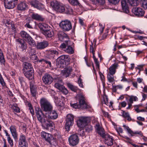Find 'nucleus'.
Here are the masks:
<instances>
[{
    "label": "nucleus",
    "mask_w": 147,
    "mask_h": 147,
    "mask_svg": "<svg viewBox=\"0 0 147 147\" xmlns=\"http://www.w3.org/2000/svg\"><path fill=\"white\" fill-rule=\"evenodd\" d=\"M20 34L21 37L27 41L29 45L33 47L36 46L34 40L27 32L24 31H22Z\"/></svg>",
    "instance_id": "423d86ee"
},
{
    "label": "nucleus",
    "mask_w": 147,
    "mask_h": 147,
    "mask_svg": "<svg viewBox=\"0 0 147 147\" xmlns=\"http://www.w3.org/2000/svg\"><path fill=\"white\" fill-rule=\"evenodd\" d=\"M87 118L85 117L80 118L77 122L78 125L81 128H83L87 124Z\"/></svg>",
    "instance_id": "6ab92c4d"
},
{
    "label": "nucleus",
    "mask_w": 147,
    "mask_h": 147,
    "mask_svg": "<svg viewBox=\"0 0 147 147\" xmlns=\"http://www.w3.org/2000/svg\"><path fill=\"white\" fill-rule=\"evenodd\" d=\"M65 40L64 43H62L60 46V47L63 50L69 54H72L74 53V50L70 46V41L69 39Z\"/></svg>",
    "instance_id": "39448f33"
},
{
    "label": "nucleus",
    "mask_w": 147,
    "mask_h": 147,
    "mask_svg": "<svg viewBox=\"0 0 147 147\" xmlns=\"http://www.w3.org/2000/svg\"><path fill=\"white\" fill-rule=\"evenodd\" d=\"M92 53L93 54V57L96 64V66L98 68V69H99V63L94 55V52Z\"/></svg>",
    "instance_id": "a18cd8bd"
},
{
    "label": "nucleus",
    "mask_w": 147,
    "mask_h": 147,
    "mask_svg": "<svg viewBox=\"0 0 147 147\" xmlns=\"http://www.w3.org/2000/svg\"><path fill=\"white\" fill-rule=\"evenodd\" d=\"M19 80L20 81L21 85L24 82V78L22 77H20L19 78Z\"/></svg>",
    "instance_id": "338daca9"
},
{
    "label": "nucleus",
    "mask_w": 147,
    "mask_h": 147,
    "mask_svg": "<svg viewBox=\"0 0 147 147\" xmlns=\"http://www.w3.org/2000/svg\"><path fill=\"white\" fill-rule=\"evenodd\" d=\"M0 63L1 65H5V59L2 50L0 49Z\"/></svg>",
    "instance_id": "ea45409f"
},
{
    "label": "nucleus",
    "mask_w": 147,
    "mask_h": 147,
    "mask_svg": "<svg viewBox=\"0 0 147 147\" xmlns=\"http://www.w3.org/2000/svg\"><path fill=\"white\" fill-rule=\"evenodd\" d=\"M117 64L115 63L113 64L109 68V73L108 74H114L116 72V69L117 68Z\"/></svg>",
    "instance_id": "473e14b6"
},
{
    "label": "nucleus",
    "mask_w": 147,
    "mask_h": 147,
    "mask_svg": "<svg viewBox=\"0 0 147 147\" xmlns=\"http://www.w3.org/2000/svg\"><path fill=\"white\" fill-rule=\"evenodd\" d=\"M122 116L124 118H127V119L128 121L131 120V118L130 117L129 113L128 112H126L124 111H123Z\"/></svg>",
    "instance_id": "79ce46f5"
},
{
    "label": "nucleus",
    "mask_w": 147,
    "mask_h": 147,
    "mask_svg": "<svg viewBox=\"0 0 147 147\" xmlns=\"http://www.w3.org/2000/svg\"><path fill=\"white\" fill-rule=\"evenodd\" d=\"M31 17L32 19L37 21H43L44 20L42 16L34 12L32 13Z\"/></svg>",
    "instance_id": "393cba45"
},
{
    "label": "nucleus",
    "mask_w": 147,
    "mask_h": 147,
    "mask_svg": "<svg viewBox=\"0 0 147 147\" xmlns=\"http://www.w3.org/2000/svg\"><path fill=\"white\" fill-rule=\"evenodd\" d=\"M132 12L136 16L139 17L143 16L144 11L141 8L139 7H135L132 9Z\"/></svg>",
    "instance_id": "dca6fc26"
},
{
    "label": "nucleus",
    "mask_w": 147,
    "mask_h": 147,
    "mask_svg": "<svg viewBox=\"0 0 147 147\" xmlns=\"http://www.w3.org/2000/svg\"><path fill=\"white\" fill-rule=\"evenodd\" d=\"M46 38H50L52 37L54 35L53 32L51 30L47 29L42 33Z\"/></svg>",
    "instance_id": "7c9ffc66"
},
{
    "label": "nucleus",
    "mask_w": 147,
    "mask_h": 147,
    "mask_svg": "<svg viewBox=\"0 0 147 147\" xmlns=\"http://www.w3.org/2000/svg\"><path fill=\"white\" fill-rule=\"evenodd\" d=\"M102 112L103 114V115L105 117H109V115L108 113L107 112H106L103 111V110H102Z\"/></svg>",
    "instance_id": "774afa93"
},
{
    "label": "nucleus",
    "mask_w": 147,
    "mask_h": 147,
    "mask_svg": "<svg viewBox=\"0 0 147 147\" xmlns=\"http://www.w3.org/2000/svg\"><path fill=\"white\" fill-rule=\"evenodd\" d=\"M51 5L53 9L60 13L64 12L65 13H70L73 12L71 8L69 6H64L60 5L57 1H53L51 2Z\"/></svg>",
    "instance_id": "f03ea898"
},
{
    "label": "nucleus",
    "mask_w": 147,
    "mask_h": 147,
    "mask_svg": "<svg viewBox=\"0 0 147 147\" xmlns=\"http://www.w3.org/2000/svg\"><path fill=\"white\" fill-rule=\"evenodd\" d=\"M58 35L59 39L61 41L63 40L66 38L67 39V40H68V39H69L66 34L63 32H59Z\"/></svg>",
    "instance_id": "58836bf2"
},
{
    "label": "nucleus",
    "mask_w": 147,
    "mask_h": 147,
    "mask_svg": "<svg viewBox=\"0 0 147 147\" xmlns=\"http://www.w3.org/2000/svg\"><path fill=\"white\" fill-rule=\"evenodd\" d=\"M59 90L61 91V92L64 94H67L68 93V90L64 86Z\"/></svg>",
    "instance_id": "864d4df0"
},
{
    "label": "nucleus",
    "mask_w": 147,
    "mask_h": 147,
    "mask_svg": "<svg viewBox=\"0 0 147 147\" xmlns=\"http://www.w3.org/2000/svg\"><path fill=\"white\" fill-rule=\"evenodd\" d=\"M62 59L63 60V62L66 66L69 64L70 61V57L68 55H63L60 56Z\"/></svg>",
    "instance_id": "c9c22d12"
},
{
    "label": "nucleus",
    "mask_w": 147,
    "mask_h": 147,
    "mask_svg": "<svg viewBox=\"0 0 147 147\" xmlns=\"http://www.w3.org/2000/svg\"><path fill=\"white\" fill-rule=\"evenodd\" d=\"M123 126L124 127L125 129L130 134L131 136H134V134H138L141 136H143V134L141 131H135L134 132L132 130H131V129L130 128H129L128 126H127L125 125H123Z\"/></svg>",
    "instance_id": "b1692460"
},
{
    "label": "nucleus",
    "mask_w": 147,
    "mask_h": 147,
    "mask_svg": "<svg viewBox=\"0 0 147 147\" xmlns=\"http://www.w3.org/2000/svg\"><path fill=\"white\" fill-rule=\"evenodd\" d=\"M9 129L12 134V136L15 139H17L18 134L17 132L16 126L15 125H11Z\"/></svg>",
    "instance_id": "a878e982"
},
{
    "label": "nucleus",
    "mask_w": 147,
    "mask_h": 147,
    "mask_svg": "<svg viewBox=\"0 0 147 147\" xmlns=\"http://www.w3.org/2000/svg\"><path fill=\"white\" fill-rule=\"evenodd\" d=\"M117 132L119 134V133H122L123 132V131L122 129L120 127H119L117 128L116 129Z\"/></svg>",
    "instance_id": "69168bd1"
},
{
    "label": "nucleus",
    "mask_w": 147,
    "mask_h": 147,
    "mask_svg": "<svg viewBox=\"0 0 147 147\" xmlns=\"http://www.w3.org/2000/svg\"><path fill=\"white\" fill-rule=\"evenodd\" d=\"M121 5L123 11L126 13L129 12L128 7L125 0H122L121 1Z\"/></svg>",
    "instance_id": "cd10ccee"
},
{
    "label": "nucleus",
    "mask_w": 147,
    "mask_h": 147,
    "mask_svg": "<svg viewBox=\"0 0 147 147\" xmlns=\"http://www.w3.org/2000/svg\"><path fill=\"white\" fill-rule=\"evenodd\" d=\"M42 80L44 83L46 85L51 84L53 82V79L51 76L48 74H45L43 76Z\"/></svg>",
    "instance_id": "9d476101"
},
{
    "label": "nucleus",
    "mask_w": 147,
    "mask_h": 147,
    "mask_svg": "<svg viewBox=\"0 0 147 147\" xmlns=\"http://www.w3.org/2000/svg\"><path fill=\"white\" fill-rule=\"evenodd\" d=\"M104 138V143L108 146H111L113 144V137L108 134H106L102 138Z\"/></svg>",
    "instance_id": "f3484780"
},
{
    "label": "nucleus",
    "mask_w": 147,
    "mask_h": 147,
    "mask_svg": "<svg viewBox=\"0 0 147 147\" xmlns=\"http://www.w3.org/2000/svg\"><path fill=\"white\" fill-rule=\"evenodd\" d=\"M59 25L61 29L64 32L69 31L72 28L71 21L68 20H62L60 23Z\"/></svg>",
    "instance_id": "0eeeda50"
},
{
    "label": "nucleus",
    "mask_w": 147,
    "mask_h": 147,
    "mask_svg": "<svg viewBox=\"0 0 147 147\" xmlns=\"http://www.w3.org/2000/svg\"><path fill=\"white\" fill-rule=\"evenodd\" d=\"M59 52L54 49L49 50L47 53L48 57L50 59H53L59 56Z\"/></svg>",
    "instance_id": "aec40b11"
},
{
    "label": "nucleus",
    "mask_w": 147,
    "mask_h": 147,
    "mask_svg": "<svg viewBox=\"0 0 147 147\" xmlns=\"http://www.w3.org/2000/svg\"><path fill=\"white\" fill-rule=\"evenodd\" d=\"M55 83L54 85L55 87L59 90L63 87L62 81L61 78H56L55 79Z\"/></svg>",
    "instance_id": "4be33fe9"
},
{
    "label": "nucleus",
    "mask_w": 147,
    "mask_h": 147,
    "mask_svg": "<svg viewBox=\"0 0 147 147\" xmlns=\"http://www.w3.org/2000/svg\"><path fill=\"white\" fill-rule=\"evenodd\" d=\"M12 108L13 109L14 111L17 113L20 112V109L17 106L16 104H13L12 106Z\"/></svg>",
    "instance_id": "49530a36"
},
{
    "label": "nucleus",
    "mask_w": 147,
    "mask_h": 147,
    "mask_svg": "<svg viewBox=\"0 0 147 147\" xmlns=\"http://www.w3.org/2000/svg\"><path fill=\"white\" fill-rule=\"evenodd\" d=\"M30 88L32 96L34 97L35 96L37 93L36 86L33 84H30Z\"/></svg>",
    "instance_id": "e433bc0d"
},
{
    "label": "nucleus",
    "mask_w": 147,
    "mask_h": 147,
    "mask_svg": "<svg viewBox=\"0 0 147 147\" xmlns=\"http://www.w3.org/2000/svg\"><path fill=\"white\" fill-rule=\"evenodd\" d=\"M28 51L30 55H32L36 53L34 49H33L32 47H29Z\"/></svg>",
    "instance_id": "13d9d810"
},
{
    "label": "nucleus",
    "mask_w": 147,
    "mask_h": 147,
    "mask_svg": "<svg viewBox=\"0 0 147 147\" xmlns=\"http://www.w3.org/2000/svg\"><path fill=\"white\" fill-rule=\"evenodd\" d=\"M4 4L5 7L8 9H13L15 6L13 3L8 0H4Z\"/></svg>",
    "instance_id": "c85d7f7f"
},
{
    "label": "nucleus",
    "mask_w": 147,
    "mask_h": 147,
    "mask_svg": "<svg viewBox=\"0 0 147 147\" xmlns=\"http://www.w3.org/2000/svg\"><path fill=\"white\" fill-rule=\"evenodd\" d=\"M96 48V45L95 44H94L93 43H91V45H90V52L93 53L95 52V49Z\"/></svg>",
    "instance_id": "3c124183"
},
{
    "label": "nucleus",
    "mask_w": 147,
    "mask_h": 147,
    "mask_svg": "<svg viewBox=\"0 0 147 147\" xmlns=\"http://www.w3.org/2000/svg\"><path fill=\"white\" fill-rule=\"evenodd\" d=\"M78 134L81 136H85V132L84 130L81 129L78 131Z\"/></svg>",
    "instance_id": "e2e57ef3"
},
{
    "label": "nucleus",
    "mask_w": 147,
    "mask_h": 147,
    "mask_svg": "<svg viewBox=\"0 0 147 147\" xmlns=\"http://www.w3.org/2000/svg\"><path fill=\"white\" fill-rule=\"evenodd\" d=\"M49 142L51 145L55 146L57 144L56 140V139H54L53 137H52Z\"/></svg>",
    "instance_id": "de8ad7c7"
},
{
    "label": "nucleus",
    "mask_w": 147,
    "mask_h": 147,
    "mask_svg": "<svg viewBox=\"0 0 147 147\" xmlns=\"http://www.w3.org/2000/svg\"><path fill=\"white\" fill-rule=\"evenodd\" d=\"M78 83L79 86L83 88V82L82 81V80L80 78L78 81Z\"/></svg>",
    "instance_id": "0e129e2a"
},
{
    "label": "nucleus",
    "mask_w": 147,
    "mask_h": 147,
    "mask_svg": "<svg viewBox=\"0 0 147 147\" xmlns=\"http://www.w3.org/2000/svg\"><path fill=\"white\" fill-rule=\"evenodd\" d=\"M27 7V5L25 3L22 2L18 4L17 8L18 10L23 11L26 9Z\"/></svg>",
    "instance_id": "72a5a7b5"
},
{
    "label": "nucleus",
    "mask_w": 147,
    "mask_h": 147,
    "mask_svg": "<svg viewBox=\"0 0 147 147\" xmlns=\"http://www.w3.org/2000/svg\"><path fill=\"white\" fill-rule=\"evenodd\" d=\"M85 126V130L86 132L89 133L92 130V127L91 125H89Z\"/></svg>",
    "instance_id": "8fccbe9b"
},
{
    "label": "nucleus",
    "mask_w": 147,
    "mask_h": 147,
    "mask_svg": "<svg viewBox=\"0 0 147 147\" xmlns=\"http://www.w3.org/2000/svg\"><path fill=\"white\" fill-rule=\"evenodd\" d=\"M77 98L79 101V105L77 103H70L71 107L76 109L82 108L83 109H88L89 106L86 103L84 96L81 94L77 95Z\"/></svg>",
    "instance_id": "7ed1b4c3"
},
{
    "label": "nucleus",
    "mask_w": 147,
    "mask_h": 147,
    "mask_svg": "<svg viewBox=\"0 0 147 147\" xmlns=\"http://www.w3.org/2000/svg\"><path fill=\"white\" fill-rule=\"evenodd\" d=\"M28 106L29 107V109L31 113L32 116L33 115H34V111L30 103H28Z\"/></svg>",
    "instance_id": "5fc2aeb1"
},
{
    "label": "nucleus",
    "mask_w": 147,
    "mask_h": 147,
    "mask_svg": "<svg viewBox=\"0 0 147 147\" xmlns=\"http://www.w3.org/2000/svg\"><path fill=\"white\" fill-rule=\"evenodd\" d=\"M113 75V74H108L107 78L108 81L109 82H112L114 81L115 80Z\"/></svg>",
    "instance_id": "37998d69"
},
{
    "label": "nucleus",
    "mask_w": 147,
    "mask_h": 147,
    "mask_svg": "<svg viewBox=\"0 0 147 147\" xmlns=\"http://www.w3.org/2000/svg\"><path fill=\"white\" fill-rule=\"evenodd\" d=\"M49 45V43L48 41L46 40H43L42 41L38 42L36 44V48L38 50H42L47 47Z\"/></svg>",
    "instance_id": "2eb2a0df"
},
{
    "label": "nucleus",
    "mask_w": 147,
    "mask_h": 147,
    "mask_svg": "<svg viewBox=\"0 0 147 147\" xmlns=\"http://www.w3.org/2000/svg\"><path fill=\"white\" fill-rule=\"evenodd\" d=\"M27 146L25 136L24 135H20L18 140V147H27Z\"/></svg>",
    "instance_id": "f8f14e48"
},
{
    "label": "nucleus",
    "mask_w": 147,
    "mask_h": 147,
    "mask_svg": "<svg viewBox=\"0 0 147 147\" xmlns=\"http://www.w3.org/2000/svg\"><path fill=\"white\" fill-rule=\"evenodd\" d=\"M68 1L70 4L74 5H77L80 4L78 0H68Z\"/></svg>",
    "instance_id": "09e8293b"
},
{
    "label": "nucleus",
    "mask_w": 147,
    "mask_h": 147,
    "mask_svg": "<svg viewBox=\"0 0 147 147\" xmlns=\"http://www.w3.org/2000/svg\"><path fill=\"white\" fill-rule=\"evenodd\" d=\"M64 68V70L62 71V73L66 78L70 75L72 71V67L70 66H66Z\"/></svg>",
    "instance_id": "412c9836"
},
{
    "label": "nucleus",
    "mask_w": 147,
    "mask_h": 147,
    "mask_svg": "<svg viewBox=\"0 0 147 147\" xmlns=\"http://www.w3.org/2000/svg\"><path fill=\"white\" fill-rule=\"evenodd\" d=\"M74 117L73 115L68 114L67 116L65 128L68 131L69 130L70 128L74 124Z\"/></svg>",
    "instance_id": "1a4fd4ad"
},
{
    "label": "nucleus",
    "mask_w": 147,
    "mask_h": 147,
    "mask_svg": "<svg viewBox=\"0 0 147 147\" xmlns=\"http://www.w3.org/2000/svg\"><path fill=\"white\" fill-rule=\"evenodd\" d=\"M23 69H22L23 72L24 71L31 70V69H33L32 65L31 63L27 62H24L23 63Z\"/></svg>",
    "instance_id": "2f4dec72"
},
{
    "label": "nucleus",
    "mask_w": 147,
    "mask_h": 147,
    "mask_svg": "<svg viewBox=\"0 0 147 147\" xmlns=\"http://www.w3.org/2000/svg\"><path fill=\"white\" fill-rule=\"evenodd\" d=\"M45 113L49 120H50V119H55L58 117L57 113L55 110H51L50 112Z\"/></svg>",
    "instance_id": "4468645a"
},
{
    "label": "nucleus",
    "mask_w": 147,
    "mask_h": 147,
    "mask_svg": "<svg viewBox=\"0 0 147 147\" xmlns=\"http://www.w3.org/2000/svg\"><path fill=\"white\" fill-rule=\"evenodd\" d=\"M128 3L132 6H137L139 4L138 0H127Z\"/></svg>",
    "instance_id": "a19ab883"
},
{
    "label": "nucleus",
    "mask_w": 147,
    "mask_h": 147,
    "mask_svg": "<svg viewBox=\"0 0 147 147\" xmlns=\"http://www.w3.org/2000/svg\"><path fill=\"white\" fill-rule=\"evenodd\" d=\"M30 4L32 6L40 10H42L45 8L44 5L38 1L36 0H32L30 1Z\"/></svg>",
    "instance_id": "9b49d317"
},
{
    "label": "nucleus",
    "mask_w": 147,
    "mask_h": 147,
    "mask_svg": "<svg viewBox=\"0 0 147 147\" xmlns=\"http://www.w3.org/2000/svg\"><path fill=\"white\" fill-rule=\"evenodd\" d=\"M138 100V98L136 96H131L130 97L129 100V102H131V103H133V101H136Z\"/></svg>",
    "instance_id": "603ef678"
},
{
    "label": "nucleus",
    "mask_w": 147,
    "mask_h": 147,
    "mask_svg": "<svg viewBox=\"0 0 147 147\" xmlns=\"http://www.w3.org/2000/svg\"><path fill=\"white\" fill-rule=\"evenodd\" d=\"M38 26L42 33L48 29L49 27L45 23H39Z\"/></svg>",
    "instance_id": "f704fd0d"
},
{
    "label": "nucleus",
    "mask_w": 147,
    "mask_h": 147,
    "mask_svg": "<svg viewBox=\"0 0 147 147\" xmlns=\"http://www.w3.org/2000/svg\"><path fill=\"white\" fill-rule=\"evenodd\" d=\"M92 1L96 4L100 5H103L105 3V0H92Z\"/></svg>",
    "instance_id": "c03bdc74"
},
{
    "label": "nucleus",
    "mask_w": 147,
    "mask_h": 147,
    "mask_svg": "<svg viewBox=\"0 0 147 147\" xmlns=\"http://www.w3.org/2000/svg\"><path fill=\"white\" fill-rule=\"evenodd\" d=\"M41 108L43 111L47 113L53 109V107L51 103L45 98H42L40 100Z\"/></svg>",
    "instance_id": "20e7f679"
},
{
    "label": "nucleus",
    "mask_w": 147,
    "mask_h": 147,
    "mask_svg": "<svg viewBox=\"0 0 147 147\" xmlns=\"http://www.w3.org/2000/svg\"><path fill=\"white\" fill-rule=\"evenodd\" d=\"M60 56H59L56 59V65L57 66L60 68H64L66 65L64 63L63 60Z\"/></svg>",
    "instance_id": "bb28decb"
},
{
    "label": "nucleus",
    "mask_w": 147,
    "mask_h": 147,
    "mask_svg": "<svg viewBox=\"0 0 147 147\" xmlns=\"http://www.w3.org/2000/svg\"><path fill=\"white\" fill-rule=\"evenodd\" d=\"M30 58L33 60H37L38 58L36 55H35V54L32 55H31Z\"/></svg>",
    "instance_id": "680f3d73"
},
{
    "label": "nucleus",
    "mask_w": 147,
    "mask_h": 147,
    "mask_svg": "<svg viewBox=\"0 0 147 147\" xmlns=\"http://www.w3.org/2000/svg\"><path fill=\"white\" fill-rule=\"evenodd\" d=\"M35 111L38 120L41 123L42 126L47 130H51L54 125L53 122L48 120L46 113H43L40 108H36Z\"/></svg>",
    "instance_id": "f257e3e1"
},
{
    "label": "nucleus",
    "mask_w": 147,
    "mask_h": 147,
    "mask_svg": "<svg viewBox=\"0 0 147 147\" xmlns=\"http://www.w3.org/2000/svg\"><path fill=\"white\" fill-rule=\"evenodd\" d=\"M68 87L72 91L76 92H79L80 91L79 89L76 86H74L70 83L67 84Z\"/></svg>",
    "instance_id": "4c0bfd02"
},
{
    "label": "nucleus",
    "mask_w": 147,
    "mask_h": 147,
    "mask_svg": "<svg viewBox=\"0 0 147 147\" xmlns=\"http://www.w3.org/2000/svg\"><path fill=\"white\" fill-rule=\"evenodd\" d=\"M108 1L110 3L115 5L119 3L120 0H108Z\"/></svg>",
    "instance_id": "4d7b16f0"
},
{
    "label": "nucleus",
    "mask_w": 147,
    "mask_h": 147,
    "mask_svg": "<svg viewBox=\"0 0 147 147\" xmlns=\"http://www.w3.org/2000/svg\"><path fill=\"white\" fill-rule=\"evenodd\" d=\"M23 73L24 76L30 80H32L34 78V73L33 69L31 70L24 71Z\"/></svg>",
    "instance_id": "a211bd4d"
},
{
    "label": "nucleus",
    "mask_w": 147,
    "mask_h": 147,
    "mask_svg": "<svg viewBox=\"0 0 147 147\" xmlns=\"http://www.w3.org/2000/svg\"><path fill=\"white\" fill-rule=\"evenodd\" d=\"M141 6L144 9H147V2H145L141 3Z\"/></svg>",
    "instance_id": "bf43d9fd"
},
{
    "label": "nucleus",
    "mask_w": 147,
    "mask_h": 147,
    "mask_svg": "<svg viewBox=\"0 0 147 147\" xmlns=\"http://www.w3.org/2000/svg\"><path fill=\"white\" fill-rule=\"evenodd\" d=\"M28 58L27 57L21 56L20 57V59L22 62H26V61H27Z\"/></svg>",
    "instance_id": "052dcab7"
},
{
    "label": "nucleus",
    "mask_w": 147,
    "mask_h": 147,
    "mask_svg": "<svg viewBox=\"0 0 147 147\" xmlns=\"http://www.w3.org/2000/svg\"><path fill=\"white\" fill-rule=\"evenodd\" d=\"M41 136L45 138V140L49 142L52 136L50 134L47 133L43 131L41 133Z\"/></svg>",
    "instance_id": "c756f323"
},
{
    "label": "nucleus",
    "mask_w": 147,
    "mask_h": 147,
    "mask_svg": "<svg viewBox=\"0 0 147 147\" xmlns=\"http://www.w3.org/2000/svg\"><path fill=\"white\" fill-rule=\"evenodd\" d=\"M19 45H20V47L23 51L27 49V44L23 39H17L16 40Z\"/></svg>",
    "instance_id": "5701e85b"
},
{
    "label": "nucleus",
    "mask_w": 147,
    "mask_h": 147,
    "mask_svg": "<svg viewBox=\"0 0 147 147\" xmlns=\"http://www.w3.org/2000/svg\"><path fill=\"white\" fill-rule=\"evenodd\" d=\"M68 141L69 145L71 146L74 147L78 144L79 139L78 135L76 134H72L69 136Z\"/></svg>",
    "instance_id": "6e6552de"
},
{
    "label": "nucleus",
    "mask_w": 147,
    "mask_h": 147,
    "mask_svg": "<svg viewBox=\"0 0 147 147\" xmlns=\"http://www.w3.org/2000/svg\"><path fill=\"white\" fill-rule=\"evenodd\" d=\"M95 127L96 132L102 138L106 134L104 129L100 126L99 123H97L96 124Z\"/></svg>",
    "instance_id": "ddd939ff"
},
{
    "label": "nucleus",
    "mask_w": 147,
    "mask_h": 147,
    "mask_svg": "<svg viewBox=\"0 0 147 147\" xmlns=\"http://www.w3.org/2000/svg\"><path fill=\"white\" fill-rule=\"evenodd\" d=\"M7 140L11 147H12L13 145V140L10 137L7 138Z\"/></svg>",
    "instance_id": "6e6d98bb"
}]
</instances>
